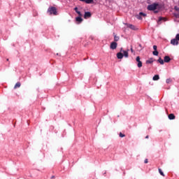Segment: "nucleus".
Wrapping results in <instances>:
<instances>
[{"label":"nucleus","mask_w":179,"mask_h":179,"mask_svg":"<svg viewBox=\"0 0 179 179\" xmlns=\"http://www.w3.org/2000/svg\"><path fill=\"white\" fill-rule=\"evenodd\" d=\"M162 8H163V5L157 2L152 3V4H150L147 6L148 10L154 12V13L155 14L160 12V10L162 9Z\"/></svg>","instance_id":"nucleus-1"},{"label":"nucleus","mask_w":179,"mask_h":179,"mask_svg":"<svg viewBox=\"0 0 179 179\" xmlns=\"http://www.w3.org/2000/svg\"><path fill=\"white\" fill-rule=\"evenodd\" d=\"M48 12H49V13H50V15H54L55 16H57V15H58L57 8L54 6L49 7L48 9Z\"/></svg>","instance_id":"nucleus-2"},{"label":"nucleus","mask_w":179,"mask_h":179,"mask_svg":"<svg viewBox=\"0 0 179 179\" xmlns=\"http://www.w3.org/2000/svg\"><path fill=\"white\" fill-rule=\"evenodd\" d=\"M117 47H118V43L115 41H113L110 43V50H117Z\"/></svg>","instance_id":"nucleus-3"},{"label":"nucleus","mask_w":179,"mask_h":179,"mask_svg":"<svg viewBox=\"0 0 179 179\" xmlns=\"http://www.w3.org/2000/svg\"><path fill=\"white\" fill-rule=\"evenodd\" d=\"M136 61L138 63L137 64L138 68H142V61H141V57L137 56L136 58Z\"/></svg>","instance_id":"nucleus-4"},{"label":"nucleus","mask_w":179,"mask_h":179,"mask_svg":"<svg viewBox=\"0 0 179 179\" xmlns=\"http://www.w3.org/2000/svg\"><path fill=\"white\" fill-rule=\"evenodd\" d=\"M125 24L127 27H129V29H131V30H138V28H136V27L132 24L126 23Z\"/></svg>","instance_id":"nucleus-5"},{"label":"nucleus","mask_w":179,"mask_h":179,"mask_svg":"<svg viewBox=\"0 0 179 179\" xmlns=\"http://www.w3.org/2000/svg\"><path fill=\"white\" fill-rule=\"evenodd\" d=\"M89 17H92V13L90 11H85L84 13V19H89Z\"/></svg>","instance_id":"nucleus-6"},{"label":"nucleus","mask_w":179,"mask_h":179,"mask_svg":"<svg viewBox=\"0 0 179 179\" xmlns=\"http://www.w3.org/2000/svg\"><path fill=\"white\" fill-rule=\"evenodd\" d=\"M116 57L117 59H122L124 58V55L122 52H119L116 54Z\"/></svg>","instance_id":"nucleus-7"},{"label":"nucleus","mask_w":179,"mask_h":179,"mask_svg":"<svg viewBox=\"0 0 179 179\" xmlns=\"http://www.w3.org/2000/svg\"><path fill=\"white\" fill-rule=\"evenodd\" d=\"M171 44H172V45H178V41H177L176 39V38H173V39H171Z\"/></svg>","instance_id":"nucleus-8"},{"label":"nucleus","mask_w":179,"mask_h":179,"mask_svg":"<svg viewBox=\"0 0 179 179\" xmlns=\"http://www.w3.org/2000/svg\"><path fill=\"white\" fill-rule=\"evenodd\" d=\"M171 61V58L169 57V56H164V62H166V64H169Z\"/></svg>","instance_id":"nucleus-9"},{"label":"nucleus","mask_w":179,"mask_h":179,"mask_svg":"<svg viewBox=\"0 0 179 179\" xmlns=\"http://www.w3.org/2000/svg\"><path fill=\"white\" fill-rule=\"evenodd\" d=\"M129 51V49H127V50L123 51V57H124V58H128V57H129V54L128 53V52Z\"/></svg>","instance_id":"nucleus-10"},{"label":"nucleus","mask_w":179,"mask_h":179,"mask_svg":"<svg viewBox=\"0 0 179 179\" xmlns=\"http://www.w3.org/2000/svg\"><path fill=\"white\" fill-rule=\"evenodd\" d=\"M157 62H158L161 65H164V60H163L162 57H159V59L157 60Z\"/></svg>","instance_id":"nucleus-11"},{"label":"nucleus","mask_w":179,"mask_h":179,"mask_svg":"<svg viewBox=\"0 0 179 179\" xmlns=\"http://www.w3.org/2000/svg\"><path fill=\"white\" fill-rule=\"evenodd\" d=\"M169 120H176V115L173 113H171L168 115Z\"/></svg>","instance_id":"nucleus-12"},{"label":"nucleus","mask_w":179,"mask_h":179,"mask_svg":"<svg viewBox=\"0 0 179 179\" xmlns=\"http://www.w3.org/2000/svg\"><path fill=\"white\" fill-rule=\"evenodd\" d=\"M76 22H78V23H82V22H83V18H82V17H76Z\"/></svg>","instance_id":"nucleus-13"},{"label":"nucleus","mask_w":179,"mask_h":179,"mask_svg":"<svg viewBox=\"0 0 179 179\" xmlns=\"http://www.w3.org/2000/svg\"><path fill=\"white\" fill-rule=\"evenodd\" d=\"M113 36L115 43H117V41H120V36H117V35H115V33H113Z\"/></svg>","instance_id":"nucleus-14"},{"label":"nucleus","mask_w":179,"mask_h":179,"mask_svg":"<svg viewBox=\"0 0 179 179\" xmlns=\"http://www.w3.org/2000/svg\"><path fill=\"white\" fill-rule=\"evenodd\" d=\"M154 61H156V59L153 60V58L151 57V58H150L149 60H146L145 64H153Z\"/></svg>","instance_id":"nucleus-15"},{"label":"nucleus","mask_w":179,"mask_h":179,"mask_svg":"<svg viewBox=\"0 0 179 179\" xmlns=\"http://www.w3.org/2000/svg\"><path fill=\"white\" fill-rule=\"evenodd\" d=\"M159 79H160V76H159V74L155 75L152 78V80H159Z\"/></svg>","instance_id":"nucleus-16"},{"label":"nucleus","mask_w":179,"mask_h":179,"mask_svg":"<svg viewBox=\"0 0 179 179\" xmlns=\"http://www.w3.org/2000/svg\"><path fill=\"white\" fill-rule=\"evenodd\" d=\"M84 2L87 4L94 3V1L93 0H84Z\"/></svg>","instance_id":"nucleus-17"},{"label":"nucleus","mask_w":179,"mask_h":179,"mask_svg":"<svg viewBox=\"0 0 179 179\" xmlns=\"http://www.w3.org/2000/svg\"><path fill=\"white\" fill-rule=\"evenodd\" d=\"M21 85L22 84L20 83V82L16 83V84L14 86V89H17V87H20Z\"/></svg>","instance_id":"nucleus-18"},{"label":"nucleus","mask_w":179,"mask_h":179,"mask_svg":"<svg viewBox=\"0 0 179 179\" xmlns=\"http://www.w3.org/2000/svg\"><path fill=\"white\" fill-rule=\"evenodd\" d=\"M158 171H159V174H160L161 176H162V177H165L164 173L163 172V171L162 170V169H158Z\"/></svg>","instance_id":"nucleus-19"},{"label":"nucleus","mask_w":179,"mask_h":179,"mask_svg":"<svg viewBox=\"0 0 179 179\" xmlns=\"http://www.w3.org/2000/svg\"><path fill=\"white\" fill-rule=\"evenodd\" d=\"M152 55H155V57H157V55H159V51L157 50H154L152 52Z\"/></svg>","instance_id":"nucleus-20"},{"label":"nucleus","mask_w":179,"mask_h":179,"mask_svg":"<svg viewBox=\"0 0 179 179\" xmlns=\"http://www.w3.org/2000/svg\"><path fill=\"white\" fill-rule=\"evenodd\" d=\"M140 16H143V17H145V16H147L146 13H143V12H140L139 13Z\"/></svg>","instance_id":"nucleus-21"},{"label":"nucleus","mask_w":179,"mask_h":179,"mask_svg":"<svg viewBox=\"0 0 179 179\" xmlns=\"http://www.w3.org/2000/svg\"><path fill=\"white\" fill-rule=\"evenodd\" d=\"M171 82H173V80H171V78H168V79H166V83L167 84H170V83H171Z\"/></svg>","instance_id":"nucleus-22"},{"label":"nucleus","mask_w":179,"mask_h":179,"mask_svg":"<svg viewBox=\"0 0 179 179\" xmlns=\"http://www.w3.org/2000/svg\"><path fill=\"white\" fill-rule=\"evenodd\" d=\"M173 16L176 19H179V13H173Z\"/></svg>","instance_id":"nucleus-23"},{"label":"nucleus","mask_w":179,"mask_h":179,"mask_svg":"<svg viewBox=\"0 0 179 179\" xmlns=\"http://www.w3.org/2000/svg\"><path fill=\"white\" fill-rule=\"evenodd\" d=\"M174 10H176V12H178L179 13V7L177 6H174Z\"/></svg>","instance_id":"nucleus-24"},{"label":"nucleus","mask_w":179,"mask_h":179,"mask_svg":"<svg viewBox=\"0 0 179 179\" xmlns=\"http://www.w3.org/2000/svg\"><path fill=\"white\" fill-rule=\"evenodd\" d=\"M136 18L138 19V20H142V15L141 14L136 15Z\"/></svg>","instance_id":"nucleus-25"},{"label":"nucleus","mask_w":179,"mask_h":179,"mask_svg":"<svg viewBox=\"0 0 179 179\" xmlns=\"http://www.w3.org/2000/svg\"><path fill=\"white\" fill-rule=\"evenodd\" d=\"M120 138H125V134H122L121 132L119 134Z\"/></svg>","instance_id":"nucleus-26"},{"label":"nucleus","mask_w":179,"mask_h":179,"mask_svg":"<svg viewBox=\"0 0 179 179\" xmlns=\"http://www.w3.org/2000/svg\"><path fill=\"white\" fill-rule=\"evenodd\" d=\"M138 47L140 48V51H142V50H143V47H142V44L138 43Z\"/></svg>","instance_id":"nucleus-27"},{"label":"nucleus","mask_w":179,"mask_h":179,"mask_svg":"<svg viewBox=\"0 0 179 179\" xmlns=\"http://www.w3.org/2000/svg\"><path fill=\"white\" fill-rule=\"evenodd\" d=\"M153 50H154V51H157V45H153Z\"/></svg>","instance_id":"nucleus-28"},{"label":"nucleus","mask_w":179,"mask_h":179,"mask_svg":"<svg viewBox=\"0 0 179 179\" xmlns=\"http://www.w3.org/2000/svg\"><path fill=\"white\" fill-rule=\"evenodd\" d=\"M76 13L78 15V17H82V13L80 11H77Z\"/></svg>","instance_id":"nucleus-29"},{"label":"nucleus","mask_w":179,"mask_h":179,"mask_svg":"<svg viewBox=\"0 0 179 179\" xmlns=\"http://www.w3.org/2000/svg\"><path fill=\"white\" fill-rule=\"evenodd\" d=\"M175 39H176L178 41H179V34H177L176 35Z\"/></svg>","instance_id":"nucleus-30"},{"label":"nucleus","mask_w":179,"mask_h":179,"mask_svg":"<svg viewBox=\"0 0 179 179\" xmlns=\"http://www.w3.org/2000/svg\"><path fill=\"white\" fill-rule=\"evenodd\" d=\"M162 20H163V17H159L157 20V23H159V22H162Z\"/></svg>","instance_id":"nucleus-31"},{"label":"nucleus","mask_w":179,"mask_h":179,"mask_svg":"<svg viewBox=\"0 0 179 179\" xmlns=\"http://www.w3.org/2000/svg\"><path fill=\"white\" fill-rule=\"evenodd\" d=\"M74 10H75L76 13H77V12L79 11L78 7H75V8H74Z\"/></svg>","instance_id":"nucleus-32"},{"label":"nucleus","mask_w":179,"mask_h":179,"mask_svg":"<svg viewBox=\"0 0 179 179\" xmlns=\"http://www.w3.org/2000/svg\"><path fill=\"white\" fill-rule=\"evenodd\" d=\"M144 163L146 164H148V159H145V160H144Z\"/></svg>","instance_id":"nucleus-33"},{"label":"nucleus","mask_w":179,"mask_h":179,"mask_svg":"<svg viewBox=\"0 0 179 179\" xmlns=\"http://www.w3.org/2000/svg\"><path fill=\"white\" fill-rule=\"evenodd\" d=\"M130 51H131V52H132V53L135 52V51L134 50V49L132 48V47L131 48Z\"/></svg>","instance_id":"nucleus-34"},{"label":"nucleus","mask_w":179,"mask_h":179,"mask_svg":"<svg viewBox=\"0 0 179 179\" xmlns=\"http://www.w3.org/2000/svg\"><path fill=\"white\" fill-rule=\"evenodd\" d=\"M124 51L125 50H123L122 48H120V52H124Z\"/></svg>","instance_id":"nucleus-35"},{"label":"nucleus","mask_w":179,"mask_h":179,"mask_svg":"<svg viewBox=\"0 0 179 179\" xmlns=\"http://www.w3.org/2000/svg\"><path fill=\"white\" fill-rule=\"evenodd\" d=\"M145 139H149V136L148 135L145 136Z\"/></svg>","instance_id":"nucleus-36"},{"label":"nucleus","mask_w":179,"mask_h":179,"mask_svg":"<svg viewBox=\"0 0 179 179\" xmlns=\"http://www.w3.org/2000/svg\"><path fill=\"white\" fill-rule=\"evenodd\" d=\"M51 179H52V178H55V176H51V178H50Z\"/></svg>","instance_id":"nucleus-37"},{"label":"nucleus","mask_w":179,"mask_h":179,"mask_svg":"<svg viewBox=\"0 0 179 179\" xmlns=\"http://www.w3.org/2000/svg\"><path fill=\"white\" fill-rule=\"evenodd\" d=\"M80 2H85V0H79Z\"/></svg>","instance_id":"nucleus-38"},{"label":"nucleus","mask_w":179,"mask_h":179,"mask_svg":"<svg viewBox=\"0 0 179 179\" xmlns=\"http://www.w3.org/2000/svg\"><path fill=\"white\" fill-rule=\"evenodd\" d=\"M6 61H9V59H7Z\"/></svg>","instance_id":"nucleus-39"},{"label":"nucleus","mask_w":179,"mask_h":179,"mask_svg":"<svg viewBox=\"0 0 179 179\" xmlns=\"http://www.w3.org/2000/svg\"><path fill=\"white\" fill-rule=\"evenodd\" d=\"M57 55H59V54H58V53H57Z\"/></svg>","instance_id":"nucleus-40"},{"label":"nucleus","mask_w":179,"mask_h":179,"mask_svg":"<svg viewBox=\"0 0 179 179\" xmlns=\"http://www.w3.org/2000/svg\"><path fill=\"white\" fill-rule=\"evenodd\" d=\"M94 1H97V0H94Z\"/></svg>","instance_id":"nucleus-41"}]
</instances>
